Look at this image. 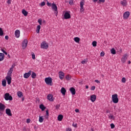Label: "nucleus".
<instances>
[{"label": "nucleus", "instance_id": "1", "mask_svg": "<svg viewBox=\"0 0 131 131\" xmlns=\"http://www.w3.org/2000/svg\"><path fill=\"white\" fill-rule=\"evenodd\" d=\"M112 101L114 103L117 104L119 102L118 95L117 94H115L112 95Z\"/></svg>", "mask_w": 131, "mask_h": 131}, {"label": "nucleus", "instance_id": "2", "mask_svg": "<svg viewBox=\"0 0 131 131\" xmlns=\"http://www.w3.org/2000/svg\"><path fill=\"white\" fill-rule=\"evenodd\" d=\"M85 5V1L84 0H81L80 2V12L81 13L85 11V8H84V6Z\"/></svg>", "mask_w": 131, "mask_h": 131}, {"label": "nucleus", "instance_id": "3", "mask_svg": "<svg viewBox=\"0 0 131 131\" xmlns=\"http://www.w3.org/2000/svg\"><path fill=\"white\" fill-rule=\"evenodd\" d=\"M41 49H44V50H47L49 48V44L48 43L46 42V41H43L41 43L40 46Z\"/></svg>", "mask_w": 131, "mask_h": 131}, {"label": "nucleus", "instance_id": "4", "mask_svg": "<svg viewBox=\"0 0 131 131\" xmlns=\"http://www.w3.org/2000/svg\"><path fill=\"white\" fill-rule=\"evenodd\" d=\"M52 9L55 11L54 13L56 14V16H57L58 15V9L57 6L55 3L52 4Z\"/></svg>", "mask_w": 131, "mask_h": 131}, {"label": "nucleus", "instance_id": "5", "mask_svg": "<svg viewBox=\"0 0 131 131\" xmlns=\"http://www.w3.org/2000/svg\"><path fill=\"white\" fill-rule=\"evenodd\" d=\"M4 98L5 100L6 101H12L13 100V97L11 95H10V94L9 93H7L5 94V97Z\"/></svg>", "mask_w": 131, "mask_h": 131}, {"label": "nucleus", "instance_id": "6", "mask_svg": "<svg viewBox=\"0 0 131 131\" xmlns=\"http://www.w3.org/2000/svg\"><path fill=\"white\" fill-rule=\"evenodd\" d=\"M45 82L47 85H52V78L51 77L45 78Z\"/></svg>", "mask_w": 131, "mask_h": 131}, {"label": "nucleus", "instance_id": "7", "mask_svg": "<svg viewBox=\"0 0 131 131\" xmlns=\"http://www.w3.org/2000/svg\"><path fill=\"white\" fill-rule=\"evenodd\" d=\"M28 45V40L27 39H24L23 41L22 42L21 47L23 49H25Z\"/></svg>", "mask_w": 131, "mask_h": 131}, {"label": "nucleus", "instance_id": "8", "mask_svg": "<svg viewBox=\"0 0 131 131\" xmlns=\"http://www.w3.org/2000/svg\"><path fill=\"white\" fill-rule=\"evenodd\" d=\"M130 16V12L129 11H126L124 12L123 15V17L124 19H127Z\"/></svg>", "mask_w": 131, "mask_h": 131}, {"label": "nucleus", "instance_id": "9", "mask_svg": "<svg viewBox=\"0 0 131 131\" xmlns=\"http://www.w3.org/2000/svg\"><path fill=\"white\" fill-rule=\"evenodd\" d=\"M32 72V71H29L28 73H25L24 74V78L25 79H28L30 77V76L31 75Z\"/></svg>", "mask_w": 131, "mask_h": 131}, {"label": "nucleus", "instance_id": "10", "mask_svg": "<svg viewBox=\"0 0 131 131\" xmlns=\"http://www.w3.org/2000/svg\"><path fill=\"white\" fill-rule=\"evenodd\" d=\"M127 55L126 54H124L121 59V62L123 63H125L127 59Z\"/></svg>", "mask_w": 131, "mask_h": 131}, {"label": "nucleus", "instance_id": "11", "mask_svg": "<svg viewBox=\"0 0 131 131\" xmlns=\"http://www.w3.org/2000/svg\"><path fill=\"white\" fill-rule=\"evenodd\" d=\"M71 18V14L69 12H66L64 14V18L65 19H69Z\"/></svg>", "mask_w": 131, "mask_h": 131}, {"label": "nucleus", "instance_id": "12", "mask_svg": "<svg viewBox=\"0 0 131 131\" xmlns=\"http://www.w3.org/2000/svg\"><path fill=\"white\" fill-rule=\"evenodd\" d=\"M58 75H59V78L60 80H63L64 79V73L62 71L59 72Z\"/></svg>", "mask_w": 131, "mask_h": 131}, {"label": "nucleus", "instance_id": "13", "mask_svg": "<svg viewBox=\"0 0 131 131\" xmlns=\"http://www.w3.org/2000/svg\"><path fill=\"white\" fill-rule=\"evenodd\" d=\"M6 79L7 81V84L8 85H10L11 83V80H12V77L11 76H7L6 77Z\"/></svg>", "mask_w": 131, "mask_h": 131}, {"label": "nucleus", "instance_id": "14", "mask_svg": "<svg viewBox=\"0 0 131 131\" xmlns=\"http://www.w3.org/2000/svg\"><path fill=\"white\" fill-rule=\"evenodd\" d=\"M47 99L51 102H53L54 101L53 95L51 94H48L47 96Z\"/></svg>", "mask_w": 131, "mask_h": 131}, {"label": "nucleus", "instance_id": "15", "mask_svg": "<svg viewBox=\"0 0 131 131\" xmlns=\"http://www.w3.org/2000/svg\"><path fill=\"white\" fill-rule=\"evenodd\" d=\"M20 31L19 30H16L15 31L14 35L16 38H18L20 37Z\"/></svg>", "mask_w": 131, "mask_h": 131}, {"label": "nucleus", "instance_id": "16", "mask_svg": "<svg viewBox=\"0 0 131 131\" xmlns=\"http://www.w3.org/2000/svg\"><path fill=\"white\" fill-rule=\"evenodd\" d=\"M120 4L123 7H126L128 4V2L127 0H123L120 2Z\"/></svg>", "mask_w": 131, "mask_h": 131}, {"label": "nucleus", "instance_id": "17", "mask_svg": "<svg viewBox=\"0 0 131 131\" xmlns=\"http://www.w3.org/2000/svg\"><path fill=\"white\" fill-rule=\"evenodd\" d=\"M5 108H6L5 105L0 102V112L4 111Z\"/></svg>", "mask_w": 131, "mask_h": 131}, {"label": "nucleus", "instance_id": "18", "mask_svg": "<svg viewBox=\"0 0 131 131\" xmlns=\"http://www.w3.org/2000/svg\"><path fill=\"white\" fill-rule=\"evenodd\" d=\"M6 114L9 116H12V114L11 113V110L10 108L6 109Z\"/></svg>", "mask_w": 131, "mask_h": 131}, {"label": "nucleus", "instance_id": "19", "mask_svg": "<svg viewBox=\"0 0 131 131\" xmlns=\"http://www.w3.org/2000/svg\"><path fill=\"white\" fill-rule=\"evenodd\" d=\"M97 99V96L96 95H92L91 96V101L92 102H94Z\"/></svg>", "mask_w": 131, "mask_h": 131}, {"label": "nucleus", "instance_id": "20", "mask_svg": "<svg viewBox=\"0 0 131 131\" xmlns=\"http://www.w3.org/2000/svg\"><path fill=\"white\" fill-rule=\"evenodd\" d=\"M70 91L72 94V95H75L76 94V90L74 88L72 87L70 89Z\"/></svg>", "mask_w": 131, "mask_h": 131}, {"label": "nucleus", "instance_id": "21", "mask_svg": "<svg viewBox=\"0 0 131 131\" xmlns=\"http://www.w3.org/2000/svg\"><path fill=\"white\" fill-rule=\"evenodd\" d=\"M66 92H67L66 89L64 88H63V87L61 88V93L62 95H65Z\"/></svg>", "mask_w": 131, "mask_h": 131}, {"label": "nucleus", "instance_id": "22", "mask_svg": "<svg viewBox=\"0 0 131 131\" xmlns=\"http://www.w3.org/2000/svg\"><path fill=\"white\" fill-rule=\"evenodd\" d=\"M5 59V55L4 53H0V61H2Z\"/></svg>", "mask_w": 131, "mask_h": 131}, {"label": "nucleus", "instance_id": "23", "mask_svg": "<svg viewBox=\"0 0 131 131\" xmlns=\"http://www.w3.org/2000/svg\"><path fill=\"white\" fill-rule=\"evenodd\" d=\"M63 118V116L62 115H59L57 117V120L59 121H61Z\"/></svg>", "mask_w": 131, "mask_h": 131}, {"label": "nucleus", "instance_id": "24", "mask_svg": "<svg viewBox=\"0 0 131 131\" xmlns=\"http://www.w3.org/2000/svg\"><path fill=\"white\" fill-rule=\"evenodd\" d=\"M13 72V70L12 69H10L8 71L7 76H12V73Z\"/></svg>", "mask_w": 131, "mask_h": 131}, {"label": "nucleus", "instance_id": "25", "mask_svg": "<svg viewBox=\"0 0 131 131\" xmlns=\"http://www.w3.org/2000/svg\"><path fill=\"white\" fill-rule=\"evenodd\" d=\"M17 95L19 98H21L23 97V93L21 91H18L17 92Z\"/></svg>", "mask_w": 131, "mask_h": 131}, {"label": "nucleus", "instance_id": "26", "mask_svg": "<svg viewBox=\"0 0 131 131\" xmlns=\"http://www.w3.org/2000/svg\"><path fill=\"white\" fill-rule=\"evenodd\" d=\"M41 29V26L40 25H38L36 27V33L37 34H39L40 32V30Z\"/></svg>", "mask_w": 131, "mask_h": 131}, {"label": "nucleus", "instance_id": "27", "mask_svg": "<svg viewBox=\"0 0 131 131\" xmlns=\"http://www.w3.org/2000/svg\"><path fill=\"white\" fill-rule=\"evenodd\" d=\"M74 40L75 41V42L78 43H79V41H80V38L79 37H76L74 38Z\"/></svg>", "mask_w": 131, "mask_h": 131}, {"label": "nucleus", "instance_id": "28", "mask_svg": "<svg viewBox=\"0 0 131 131\" xmlns=\"http://www.w3.org/2000/svg\"><path fill=\"white\" fill-rule=\"evenodd\" d=\"M46 107L43 104H41L39 105V108L42 111H44L46 109Z\"/></svg>", "mask_w": 131, "mask_h": 131}, {"label": "nucleus", "instance_id": "29", "mask_svg": "<svg viewBox=\"0 0 131 131\" xmlns=\"http://www.w3.org/2000/svg\"><path fill=\"white\" fill-rule=\"evenodd\" d=\"M22 14L25 16H27L28 14V12L26 11L25 10H22Z\"/></svg>", "mask_w": 131, "mask_h": 131}, {"label": "nucleus", "instance_id": "30", "mask_svg": "<svg viewBox=\"0 0 131 131\" xmlns=\"http://www.w3.org/2000/svg\"><path fill=\"white\" fill-rule=\"evenodd\" d=\"M111 53L113 55H115L116 54V51L115 48H113L111 50Z\"/></svg>", "mask_w": 131, "mask_h": 131}, {"label": "nucleus", "instance_id": "31", "mask_svg": "<svg viewBox=\"0 0 131 131\" xmlns=\"http://www.w3.org/2000/svg\"><path fill=\"white\" fill-rule=\"evenodd\" d=\"M31 77L33 79H35L36 77V74L35 72H32L31 74Z\"/></svg>", "mask_w": 131, "mask_h": 131}, {"label": "nucleus", "instance_id": "32", "mask_svg": "<svg viewBox=\"0 0 131 131\" xmlns=\"http://www.w3.org/2000/svg\"><path fill=\"white\" fill-rule=\"evenodd\" d=\"M108 118L110 119H112L113 120H114L115 119V117L113 115H108Z\"/></svg>", "mask_w": 131, "mask_h": 131}, {"label": "nucleus", "instance_id": "33", "mask_svg": "<svg viewBox=\"0 0 131 131\" xmlns=\"http://www.w3.org/2000/svg\"><path fill=\"white\" fill-rule=\"evenodd\" d=\"M43 121V118L42 116H39V122L42 123Z\"/></svg>", "mask_w": 131, "mask_h": 131}, {"label": "nucleus", "instance_id": "34", "mask_svg": "<svg viewBox=\"0 0 131 131\" xmlns=\"http://www.w3.org/2000/svg\"><path fill=\"white\" fill-rule=\"evenodd\" d=\"M6 84H7V83H6V80H3L2 81V85H3L4 87H5V86H6Z\"/></svg>", "mask_w": 131, "mask_h": 131}, {"label": "nucleus", "instance_id": "35", "mask_svg": "<svg viewBox=\"0 0 131 131\" xmlns=\"http://www.w3.org/2000/svg\"><path fill=\"white\" fill-rule=\"evenodd\" d=\"M97 42L96 41H93L92 42V46L93 47H97Z\"/></svg>", "mask_w": 131, "mask_h": 131}, {"label": "nucleus", "instance_id": "36", "mask_svg": "<svg viewBox=\"0 0 131 131\" xmlns=\"http://www.w3.org/2000/svg\"><path fill=\"white\" fill-rule=\"evenodd\" d=\"M88 62V59H84L83 60L81 61V64H84Z\"/></svg>", "mask_w": 131, "mask_h": 131}, {"label": "nucleus", "instance_id": "37", "mask_svg": "<svg viewBox=\"0 0 131 131\" xmlns=\"http://www.w3.org/2000/svg\"><path fill=\"white\" fill-rule=\"evenodd\" d=\"M66 78L68 80H70L71 79V76L70 75H67L66 76Z\"/></svg>", "mask_w": 131, "mask_h": 131}, {"label": "nucleus", "instance_id": "38", "mask_svg": "<svg viewBox=\"0 0 131 131\" xmlns=\"http://www.w3.org/2000/svg\"><path fill=\"white\" fill-rule=\"evenodd\" d=\"M3 35H4V32H3V29L1 28H0V36H2Z\"/></svg>", "mask_w": 131, "mask_h": 131}, {"label": "nucleus", "instance_id": "39", "mask_svg": "<svg viewBox=\"0 0 131 131\" xmlns=\"http://www.w3.org/2000/svg\"><path fill=\"white\" fill-rule=\"evenodd\" d=\"M38 23L39 24V26L42 25V19H38Z\"/></svg>", "mask_w": 131, "mask_h": 131}, {"label": "nucleus", "instance_id": "40", "mask_svg": "<svg viewBox=\"0 0 131 131\" xmlns=\"http://www.w3.org/2000/svg\"><path fill=\"white\" fill-rule=\"evenodd\" d=\"M32 59H33V60H35V59H36L35 55V54H34V53H33L32 54Z\"/></svg>", "mask_w": 131, "mask_h": 131}, {"label": "nucleus", "instance_id": "41", "mask_svg": "<svg viewBox=\"0 0 131 131\" xmlns=\"http://www.w3.org/2000/svg\"><path fill=\"white\" fill-rule=\"evenodd\" d=\"M110 126H111V128L112 129H113V128H114L115 127V124L114 123H111Z\"/></svg>", "mask_w": 131, "mask_h": 131}, {"label": "nucleus", "instance_id": "42", "mask_svg": "<svg viewBox=\"0 0 131 131\" xmlns=\"http://www.w3.org/2000/svg\"><path fill=\"white\" fill-rule=\"evenodd\" d=\"M47 5L48 7H51V6H52V4H51V3H49V2H48L47 3Z\"/></svg>", "mask_w": 131, "mask_h": 131}, {"label": "nucleus", "instance_id": "43", "mask_svg": "<svg viewBox=\"0 0 131 131\" xmlns=\"http://www.w3.org/2000/svg\"><path fill=\"white\" fill-rule=\"evenodd\" d=\"M105 1V0H99V2H98V4H101V3H104Z\"/></svg>", "mask_w": 131, "mask_h": 131}, {"label": "nucleus", "instance_id": "44", "mask_svg": "<svg viewBox=\"0 0 131 131\" xmlns=\"http://www.w3.org/2000/svg\"><path fill=\"white\" fill-rule=\"evenodd\" d=\"M95 89H96V86H95L93 85V86H91V91H95Z\"/></svg>", "mask_w": 131, "mask_h": 131}, {"label": "nucleus", "instance_id": "45", "mask_svg": "<svg viewBox=\"0 0 131 131\" xmlns=\"http://www.w3.org/2000/svg\"><path fill=\"white\" fill-rule=\"evenodd\" d=\"M60 107V104H57L56 106H55V108H56V110H58Z\"/></svg>", "mask_w": 131, "mask_h": 131}, {"label": "nucleus", "instance_id": "46", "mask_svg": "<svg viewBox=\"0 0 131 131\" xmlns=\"http://www.w3.org/2000/svg\"><path fill=\"white\" fill-rule=\"evenodd\" d=\"M122 82H123V83H125L126 82V78L125 77L122 78Z\"/></svg>", "mask_w": 131, "mask_h": 131}, {"label": "nucleus", "instance_id": "47", "mask_svg": "<svg viewBox=\"0 0 131 131\" xmlns=\"http://www.w3.org/2000/svg\"><path fill=\"white\" fill-rule=\"evenodd\" d=\"M104 55H105V53L104 52H101L100 53V56L101 57H103V56H104Z\"/></svg>", "mask_w": 131, "mask_h": 131}, {"label": "nucleus", "instance_id": "48", "mask_svg": "<svg viewBox=\"0 0 131 131\" xmlns=\"http://www.w3.org/2000/svg\"><path fill=\"white\" fill-rule=\"evenodd\" d=\"M46 5V3L45 2H42L41 3L40 6L41 7H43Z\"/></svg>", "mask_w": 131, "mask_h": 131}, {"label": "nucleus", "instance_id": "49", "mask_svg": "<svg viewBox=\"0 0 131 131\" xmlns=\"http://www.w3.org/2000/svg\"><path fill=\"white\" fill-rule=\"evenodd\" d=\"M69 4H70V5H73V0H70V1H69Z\"/></svg>", "mask_w": 131, "mask_h": 131}, {"label": "nucleus", "instance_id": "50", "mask_svg": "<svg viewBox=\"0 0 131 131\" xmlns=\"http://www.w3.org/2000/svg\"><path fill=\"white\" fill-rule=\"evenodd\" d=\"M11 2H12L11 0H8L7 2V4L8 5H10L11 4Z\"/></svg>", "mask_w": 131, "mask_h": 131}, {"label": "nucleus", "instance_id": "51", "mask_svg": "<svg viewBox=\"0 0 131 131\" xmlns=\"http://www.w3.org/2000/svg\"><path fill=\"white\" fill-rule=\"evenodd\" d=\"M46 116L48 117L49 114V111L48 110L46 111Z\"/></svg>", "mask_w": 131, "mask_h": 131}, {"label": "nucleus", "instance_id": "52", "mask_svg": "<svg viewBox=\"0 0 131 131\" xmlns=\"http://www.w3.org/2000/svg\"><path fill=\"white\" fill-rule=\"evenodd\" d=\"M66 131H72V129L70 127H68L66 129Z\"/></svg>", "mask_w": 131, "mask_h": 131}, {"label": "nucleus", "instance_id": "53", "mask_svg": "<svg viewBox=\"0 0 131 131\" xmlns=\"http://www.w3.org/2000/svg\"><path fill=\"white\" fill-rule=\"evenodd\" d=\"M23 131H29L27 130V129L26 128V127H23Z\"/></svg>", "mask_w": 131, "mask_h": 131}, {"label": "nucleus", "instance_id": "54", "mask_svg": "<svg viewBox=\"0 0 131 131\" xmlns=\"http://www.w3.org/2000/svg\"><path fill=\"white\" fill-rule=\"evenodd\" d=\"M30 121H31L30 119H27L26 122H27V123H30Z\"/></svg>", "mask_w": 131, "mask_h": 131}, {"label": "nucleus", "instance_id": "55", "mask_svg": "<svg viewBox=\"0 0 131 131\" xmlns=\"http://www.w3.org/2000/svg\"><path fill=\"white\" fill-rule=\"evenodd\" d=\"M95 82L97 83H100V81L98 80H95Z\"/></svg>", "mask_w": 131, "mask_h": 131}, {"label": "nucleus", "instance_id": "56", "mask_svg": "<svg viewBox=\"0 0 131 131\" xmlns=\"http://www.w3.org/2000/svg\"><path fill=\"white\" fill-rule=\"evenodd\" d=\"M5 39L6 40H8V39H9V37H8V35H6V36H5Z\"/></svg>", "mask_w": 131, "mask_h": 131}, {"label": "nucleus", "instance_id": "57", "mask_svg": "<svg viewBox=\"0 0 131 131\" xmlns=\"http://www.w3.org/2000/svg\"><path fill=\"white\" fill-rule=\"evenodd\" d=\"M75 112L76 113H79V110L76 108V109L75 110Z\"/></svg>", "mask_w": 131, "mask_h": 131}, {"label": "nucleus", "instance_id": "58", "mask_svg": "<svg viewBox=\"0 0 131 131\" xmlns=\"http://www.w3.org/2000/svg\"><path fill=\"white\" fill-rule=\"evenodd\" d=\"M15 66L14 64H12L10 68V69L13 70Z\"/></svg>", "mask_w": 131, "mask_h": 131}, {"label": "nucleus", "instance_id": "59", "mask_svg": "<svg viewBox=\"0 0 131 131\" xmlns=\"http://www.w3.org/2000/svg\"><path fill=\"white\" fill-rule=\"evenodd\" d=\"M73 126L74 127H77V124H73Z\"/></svg>", "mask_w": 131, "mask_h": 131}, {"label": "nucleus", "instance_id": "60", "mask_svg": "<svg viewBox=\"0 0 131 131\" xmlns=\"http://www.w3.org/2000/svg\"><path fill=\"white\" fill-rule=\"evenodd\" d=\"M1 51H2V52L3 53H4L5 52H6L5 50H4V49H2Z\"/></svg>", "mask_w": 131, "mask_h": 131}, {"label": "nucleus", "instance_id": "61", "mask_svg": "<svg viewBox=\"0 0 131 131\" xmlns=\"http://www.w3.org/2000/svg\"><path fill=\"white\" fill-rule=\"evenodd\" d=\"M94 3H96L98 2V0H93Z\"/></svg>", "mask_w": 131, "mask_h": 131}, {"label": "nucleus", "instance_id": "62", "mask_svg": "<svg viewBox=\"0 0 131 131\" xmlns=\"http://www.w3.org/2000/svg\"><path fill=\"white\" fill-rule=\"evenodd\" d=\"M89 85H85V89H89Z\"/></svg>", "mask_w": 131, "mask_h": 131}, {"label": "nucleus", "instance_id": "63", "mask_svg": "<svg viewBox=\"0 0 131 131\" xmlns=\"http://www.w3.org/2000/svg\"><path fill=\"white\" fill-rule=\"evenodd\" d=\"M4 53L6 55H7V54H8L7 52H6V51H5Z\"/></svg>", "mask_w": 131, "mask_h": 131}, {"label": "nucleus", "instance_id": "64", "mask_svg": "<svg viewBox=\"0 0 131 131\" xmlns=\"http://www.w3.org/2000/svg\"><path fill=\"white\" fill-rule=\"evenodd\" d=\"M130 63H131V61H128V64H130Z\"/></svg>", "mask_w": 131, "mask_h": 131}]
</instances>
